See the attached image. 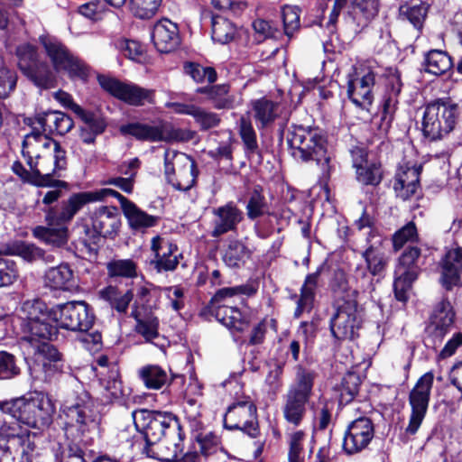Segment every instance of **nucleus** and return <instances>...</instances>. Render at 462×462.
Returning <instances> with one entry per match:
<instances>
[{
    "instance_id": "423d86ee",
    "label": "nucleus",
    "mask_w": 462,
    "mask_h": 462,
    "mask_svg": "<svg viewBox=\"0 0 462 462\" xmlns=\"http://www.w3.org/2000/svg\"><path fill=\"white\" fill-rule=\"evenodd\" d=\"M460 108L452 98L441 97L426 105L421 120V130L430 140L441 139L449 134L457 123Z\"/></svg>"
},
{
    "instance_id": "09e8293b",
    "label": "nucleus",
    "mask_w": 462,
    "mask_h": 462,
    "mask_svg": "<svg viewBox=\"0 0 462 462\" xmlns=\"http://www.w3.org/2000/svg\"><path fill=\"white\" fill-rule=\"evenodd\" d=\"M131 316L136 320L135 331L142 335L146 341L152 342L159 337V319L153 315L141 318L139 312L134 310Z\"/></svg>"
},
{
    "instance_id": "6ab92c4d",
    "label": "nucleus",
    "mask_w": 462,
    "mask_h": 462,
    "mask_svg": "<svg viewBox=\"0 0 462 462\" xmlns=\"http://www.w3.org/2000/svg\"><path fill=\"white\" fill-rule=\"evenodd\" d=\"M434 381L431 372L425 373L420 377L410 393L409 402L411 407L410 421L406 431L415 434L423 421L430 402V391Z\"/></svg>"
},
{
    "instance_id": "4d7b16f0",
    "label": "nucleus",
    "mask_w": 462,
    "mask_h": 462,
    "mask_svg": "<svg viewBox=\"0 0 462 462\" xmlns=\"http://www.w3.org/2000/svg\"><path fill=\"white\" fill-rule=\"evenodd\" d=\"M282 17L284 34L290 40L300 29V9L297 6L286 5L282 8Z\"/></svg>"
},
{
    "instance_id": "c03bdc74",
    "label": "nucleus",
    "mask_w": 462,
    "mask_h": 462,
    "mask_svg": "<svg viewBox=\"0 0 462 462\" xmlns=\"http://www.w3.org/2000/svg\"><path fill=\"white\" fill-rule=\"evenodd\" d=\"M379 0H354L352 18L356 27H366L378 14Z\"/></svg>"
},
{
    "instance_id": "f03ea898",
    "label": "nucleus",
    "mask_w": 462,
    "mask_h": 462,
    "mask_svg": "<svg viewBox=\"0 0 462 462\" xmlns=\"http://www.w3.org/2000/svg\"><path fill=\"white\" fill-rule=\"evenodd\" d=\"M287 143L290 154L295 161L315 162L322 174L329 173L328 141L319 129L296 125L289 131Z\"/></svg>"
},
{
    "instance_id": "864d4df0",
    "label": "nucleus",
    "mask_w": 462,
    "mask_h": 462,
    "mask_svg": "<svg viewBox=\"0 0 462 462\" xmlns=\"http://www.w3.org/2000/svg\"><path fill=\"white\" fill-rule=\"evenodd\" d=\"M20 277L17 263L7 257H0V288L13 285Z\"/></svg>"
},
{
    "instance_id": "4c0bfd02",
    "label": "nucleus",
    "mask_w": 462,
    "mask_h": 462,
    "mask_svg": "<svg viewBox=\"0 0 462 462\" xmlns=\"http://www.w3.org/2000/svg\"><path fill=\"white\" fill-rule=\"evenodd\" d=\"M399 2V18L407 21L417 30L422 28L428 9L419 0H397Z\"/></svg>"
},
{
    "instance_id": "20e7f679",
    "label": "nucleus",
    "mask_w": 462,
    "mask_h": 462,
    "mask_svg": "<svg viewBox=\"0 0 462 462\" xmlns=\"http://www.w3.org/2000/svg\"><path fill=\"white\" fill-rule=\"evenodd\" d=\"M0 409L16 422L35 429L49 425L55 411L51 399L42 392H34L29 397L5 402L0 404Z\"/></svg>"
},
{
    "instance_id": "79ce46f5",
    "label": "nucleus",
    "mask_w": 462,
    "mask_h": 462,
    "mask_svg": "<svg viewBox=\"0 0 462 462\" xmlns=\"http://www.w3.org/2000/svg\"><path fill=\"white\" fill-rule=\"evenodd\" d=\"M13 171L23 180L30 182L38 187H66V182L46 176L43 172H37L36 169L30 168L27 171L20 162H14L12 166Z\"/></svg>"
},
{
    "instance_id": "c756f323",
    "label": "nucleus",
    "mask_w": 462,
    "mask_h": 462,
    "mask_svg": "<svg viewBox=\"0 0 462 462\" xmlns=\"http://www.w3.org/2000/svg\"><path fill=\"white\" fill-rule=\"evenodd\" d=\"M152 40L160 52H171L180 43L179 29L176 23L169 19L158 21L152 28Z\"/></svg>"
},
{
    "instance_id": "bf43d9fd",
    "label": "nucleus",
    "mask_w": 462,
    "mask_h": 462,
    "mask_svg": "<svg viewBox=\"0 0 462 462\" xmlns=\"http://www.w3.org/2000/svg\"><path fill=\"white\" fill-rule=\"evenodd\" d=\"M359 391V377L356 374H346L340 386V402L347 403L351 402Z\"/></svg>"
},
{
    "instance_id": "cd10ccee",
    "label": "nucleus",
    "mask_w": 462,
    "mask_h": 462,
    "mask_svg": "<svg viewBox=\"0 0 462 462\" xmlns=\"http://www.w3.org/2000/svg\"><path fill=\"white\" fill-rule=\"evenodd\" d=\"M43 134H57L63 135L69 132L73 125L71 117L62 112L48 111L38 114L33 122L32 126H36Z\"/></svg>"
},
{
    "instance_id": "5701e85b",
    "label": "nucleus",
    "mask_w": 462,
    "mask_h": 462,
    "mask_svg": "<svg viewBox=\"0 0 462 462\" xmlns=\"http://www.w3.org/2000/svg\"><path fill=\"white\" fill-rule=\"evenodd\" d=\"M374 436V427L367 417L351 421L344 435L343 449L347 454H356L365 449Z\"/></svg>"
},
{
    "instance_id": "69168bd1",
    "label": "nucleus",
    "mask_w": 462,
    "mask_h": 462,
    "mask_svg": "<svg viewBox=\"0 0 462 462\" xmlns=\"http://www.w3.org/2000/svg\"><path fill=\"white\" fill-rule=\"evenodd\" d=\"M68 61L61 70L67 71L72 78L83 80L88 77L89 68L82 60L71 54Z\"/></svg>"
},
{
    "instance_id": "58836bf2",
    "label": "nucleus",
    "mask_w": 462,
    "mask_h": 462,
    "mask_svg": "<svg viewBox=\"0 0 462 462\" xmlns=\"http://www.w3.org/2000/svg\"><path fill=\"white\" fill-rule=\"evenodd\" d=\"M45 283L53 290H70L75 285L73 271L66 263L50 268L45 273Z\"/></svg>"
},
{
    "instance_id": "a19ab883",
    "label": "nucleus",
    "mask_w": 462,
    "mask_h": 462,
    "mask_svg": "<svg viewBox=\"0 0 462 462\" xmlns=\"http://www.w3.org/2000/svg\"><path fill=\"white\" fill-rule=\"evenodd\" d=\"M382 240L378 238L369 245L362 254L366 263V267L372 276H381L387 265L388 260L381 246Z\"/></svg>"
},
{
    "instance_id": "7ed1b4c3",
    "label": "nucleus",
    "mask_w": 462,
    "mask_h": 462,
    "mask_svg": "<svg viewBox=\"0 0 462 462\" xmlns=\"http://www.w3.org/2000/svg\"><path fill=\"white\" fill-rule=\"evenodd\" d=\"M61 413L68 437L78 439L97 430L99 415L90 395L84 390L67 396L61 405Z\"/></svg>"
},
{
    "instance_id": "1a4fd4ad",
    "label": "nucleus",
    "mask_w": 462,
    "mask_h": 462,
    "mask_svg": "<svg viewBox=\"0 0 462 462\" xmlns=\"http://www.w3.org/2000/svg\"><path fill=\"white\" fill-rule=\"evenodd\" d=\"M132 418L147 445L157 443L162 437H177L179 441H182L179 420L171 412L142 409L134 411Z\"/></svg>"
},
{
    "instance_id": "473e14b6",
    "label": "nucleus",
    "mask_w": 462,
    "mask_h": 462,
    "mask_svg": "<svg viewBox=\"0 0 462 462\" xmlns=\"http://www.w3.org/2000/svg\"><path fill=\"white\" fill-rule=\"evenodd\" d=\"M197 93L206 94L217 109H232L242 103L241 95L231 91L229 84L199 88Z\"/></svg>"
},
{
    "instance_id": "3c124183",
    "label": "nucleus",
    "mask_w": 462,
    "mask_h": 462,
    "mask_svg": "<svg viewBox=\"0 0 462 462\" xmlns=\"http://www.w3.org/2000/svg\"><path fill=\"white\" fill-rule=\"evenodd\" d=\"M236 33V26L227 19L216 17L212 22V39L221 44L230 42Z\"/></svg>"
},
{
    "instance_id": "5fc2aeb1",
    "label": "nucleus",
    "mask_w": 462,
    "mask_h": 462,
    "mask_svg": "<svg viewBox=\"0 0 462 462\" xmlns=\"http://www.w3.org/2000/svg\"><path fill=\"white\" fill-rule=\"evenodd\" d=\"M239 134L244 143L246 153H254L258 150L256 133L248 117L242 116L239 120Z\"/></svg>"
},
{
    "instance_id": "412c9836",
    "label": "nucleus",
    "mask_w": 462,
    "mask_h": 462,
    "mask_svg": "<svg viewBox=\"0 0 462 462\" xmlns=\"http://www.w3.org/2000/svg\"><path fill=\"white\" fill-rule=\"evenodd\" d=\"M224 426L228 430H240L251 438L259 435L257 410L251 401H241L230 405L224 416Z\"/></svg>"
},
{
    "instance_id": "aec40b11",
    "label": "nucleus",
    "mask_w": 462,
    "mask_h": 462,
    "mask_svg": "<svg viewBox=\"0 0 462 462\" xmlns=\"http://www.w3.org/2000/svg\"><path fill=\"white\" fill-rule=\"evenodd\" d=\"M69 203V199L60 203L59 207H51L44 209L45 220L48 226H37L33 230L36 237L42 239L45 243L53 246H62L68 241V226L67 225L73 219L76 214H73L68 220L60 218L63 208Z\"/></svg>"
},
{
    "instance_id": "6e6552de",
    "label": "nucleus",
    "mask_w": 462,
    "mask_h": 462,
    "mask_svg": "<svg viewBox=\"0 0 462 462\" xmlns=\"http://www.w3.org/2000/svg\"><path fill=\"white\" fill-rule=\"evenodd\" d=\"M256 290L250 284L226 287L218 290L210 300V310L216 319L229 329L243 331L248 327V322L237 307L231 304L241 296H251Z\"/></svg>"
},
{
    "instance_id": "ddd939ff",
    "label": "nucleus",
    "mask_w": 462,
    "mask_h": 462,
    "mask_svg": "<svg viewBox=\"0 0 462 462\" xmlns=\"http://www.w3.org/2000/svg\"><path fill=\"white\" fill-rule=\"evenodd\" d=\"M363 323V310L356 300H345L330 319V331L337 340H353L358 337Z\"/></svg>"
},
{
    "instance_id": "bb28decb",
    "label": "nucleus",
    "mask_w": 462,
    "mask_h": 462,
    "mask_svg": "<svg viewBox=\"0 0 462 462\" xmlns=\"http://www.w3.org/2000/svg\"><path fill=\"white\" fill-rule=\"evenodd\" d=\"M211 236L218 238L223 235L236 230L237 225L243 220L244 214L233 202L213 209Z\"/></svg>"
},
{
    "instance_id": "680f3d73",
    "label": "nucleus",
    "mask_w": 462,
    "mask_h": 462,
    "mask_svg": "<svg viewBox=\"0 0 462 462\" xmlns=\"http://www.w3.org/2000/svg\"><path fill=\"white\" fill-rule=\"evenodd\" d=\"M192 117L195 122L199 125L201 130H208L216 127L220 123V118L217 114L196 106Z\"/></svg>"
},
{
    "instance_id": "9d476101",
    "label": "nucleus",
    "mask_w": 462,
    "mask_h": 462,
    "mask_svg": "<svg viewBox=\"0 0 462 462\" xmlns=\"http://www.w3.org/2000/svg\"><path fill=\"white\" fill-rule=\"evenodd\" d=\"M51 321L56 328L71 331L87 332L95 320L91 307L84 300H72L51 308Z\"/></svg>"
},
{
    "instance_id": "9b49d317",
    "label": "nucleus",
    "mask_w": 462,
    "mask_h": 462,
    "mask_svg": "<svg viewBox=\"0 0 462 462\" xmlns=\"http://www.w3.org/2000/svg\"><path fill=\"white\" fill-rule=\"evenodd\" d=\"M30 439L26 430L17 422H7L0 428V462H30Z\"/></svg>"
},
{
    "instance_id": "a18cd8bd",
    "label": "nucleus",
    "mask_w": 462,
    "mask_h": 462,
    "mask_svg": "<svg viewBox=\"0 0 462 462\" xmlns=\"http://www.w3.org/2000/svg\"><path fill=\"white\" fill-rule=\"evenodd\" d=\"M252 109L254 119L262 127L273 123L280 114V105L277 102L265 97L252 102Z\"/></svg>"
},
{
    "instance_id": "338daca9",
    "label": "nucleus",
    "mask_w": 462,
    "mask_h": 462,
    "mask_svg": "<svg viewBox=\"0 0 462 462\" xmlns=\"http://www.w3.org/2000/svg\"><path fill=\"white\" fill-rule=\"evenodd\" d=\"M195 438L204 456H208L217 451L219 445V439L213 432H202L198 434Z\"/></svg>"
},
{
    "instance_id": "603ef678",
    "label": "nucleus",
    "mask_w": 462,
    "mask_h": 462,
    "mask_svg": "<svg viewBox=\"0 0 462 462\" xmlns=\"http://www.w3.org/2000/svg\"><path fill=\"white\" fill-rule=\"evenodd\" d=\"M110 277L134 278L137 275V265L131 259H118L106 265Z\"/></svg>"
},
{
    "instance_id": "7c9ffc66",
    "label": "nucleus",
    "mask_w": 462,
    "mask_h": 462,
    "mask_svg": "<svg viewBox=\"0 0 462 462\" xmlns=\"http://www.w3.org/2000/svg\"><path fill=\"white\" fill-rule=\"evenodd\" d=\"M420 171L421 167L415 164L405 163L399 167L393 185L398 197L405 200L416 192L420 184Z\"/></svg>"
},
{
    "instance_id": "ea45409f",
    "label": "nucleus",
    "mask_w": 462,
    "mask_h": 462,
    "mask_svg": "<svg viewBox=\"0 0 462 462\" xmlns=\"http://www.w3.org/2000/svg\"><path fill=\"white\" fill-rule=\"evenodd\" d=\"M40 42L42 44L46 54L50 58L54 69L61 70L68 64L72 53L58 39L51 36H41Z\"/></svg>"
},
{
    "instance_id": "de8ad7c7",
    "label": "nucleus",
    "mask_w": 462,
    "mask_h": 462,
    "mask_svg": "<svg viewBox=\"0 0 462 462\" xmlns=\"http://www.w3.org/2000/svg\"><path fill=\"white\" fill-rule=\"evenodd\" d=\"M452 67L451 58L447 52L431 50L425 56V70L439 76L448 71Z\"/></svg>"
},
{
    "instance_id": "a878e982",
    "label": "nucleus",
    "mask_w": 462,
    "mask_h": 462,
    "mask_svg": "<svg viewBox=\"0 0 462 462\" xmlns=\"http://www.w3.org/2000/svg\"><path fill=\"white\" fill-rule=\"evenodd\" d=\"M151 250L153 254L151 263L158 273L171 272L177 268L181 254L175 244L156 236L151 241Z\"/></svg>"
},
{
    "instance_id": "0e129e2a",
    "label": "nucleus",
    "mask_w": 462,
    "mask_h": 462,
    "mask_svg": "<svg viewBox=\"0 0 462 462\" xmlns=\"http://www.w3.org/2000/svg\"><path fill=\"white\" fill-rule=\"evenodd\" d=\"M13 253L25 261L32 262L43 257V251L32 244L17 243L13 246Z\"/></svg>"
},
{
    "instance_id": "2eb2a0df",
    "label": "nucleus",
    "mask_w": 462,
    "mask_h": 462,
    "mask_svg": "<svg viewBox=\"0 0 462 462\" xmlns=\"http://www.w3.org/2000/svg\"><path fill=\"white\" fill-rule=\"evenodd\" d=\"M375 83V73L365 64L353 67V72L348 75L347 96L357 107L370 111L374 101L373 88Z\"/></svg>"
},
{
    "instance_id": "49530a36",
    "label": "nucleus",
    "mask_w": 462,
    "mask_h": 462,
    "mask_svg": "<svg viewBox=\"0 0 462 462\" xmlns=\"http://www.w3.org/2000/svg\"><path fill=\"white\" fill-rule=\"evenodd\" d=\"M99 297L107 301L116 311L124 313L127 310L130 302L134 298L133 291L127 290L123 292L115 286H107L98 292Z\"/></svg>"
},
{
    "instance_id": "c9c22d12",
    "label": "nucleus",
    "mask_w": 462,
    "mask_h": 462,
    "mask_svg": "<svg viewBox=\"0 0 462 462\" xmlns=\"http://www.w3.org/2000/svg\"><path fill=\"white\" fill-rule=\"evenodd\" d=\"M323 267L319 266L316 272L306 276L300 289V297L297 301V308L294 312L295 318H300L303 312H309L313 307L315 291Z\"/></svg>"
},
{
    "instance_id": "8fccbe9b",
    "label": "nucleus",
    "mask_w": 462,
    "mask_h": 462,
    "mask_svg": "<svg viewBox=\"0 0 462 462\" xmlns=\"http://www.w3.org/2000/svg\"><path fill=\"white\" fill-rule=\"evenodd\" d=\"M250 255L251 252L244 243L238 240H232L229 242L225 251L223 260L229 267H238L241 263H244Z\"/></svg>"
},
{
    "instance_id": "052dcab7",
    "label": "nucleus",
    "mask_w": 462,
    "mask_h": 462,
    "mask_svg": "<svg viewBox=\"0 0 462 462\" xmlns=\"http://www.w3.org/2000/svg\"><path fill=\"white\" fill-rule=\"evenodd\" d=\"M418 238L417 228L413 222H409L393 236V245L395 251L400 250L406 243L414 242Z\"/></svg>"
},
{
    "instance_id": "c85d7f7f",
    "label": "nucleus",
    "mask_w": 462,
    "mask_h": 462,
    "mask_svg": "<svg viewBox=\"0 0 462 462\" xmlns=\"http://www.w3.org/2000/svg\"><path fill=\"white\" fill-rule=\"evenodd\" d=\"M440 282L447 290L462 285V247L446 253L441 263Z\"/></svg>"
},
{
    "instance_id": "a211bd4d",
    "label": "nucleus",
    "mask_w": 462,
    "mask_h": 462,
    "mask_svg": "<svg viewBox=\"0 0 462 462\" xmlns=\"http://www.w3.org/2000/svg\"><path fill=\"white\" fill-rule=\"evenodd\" d=\"M97 80L101 88L117 99L134 106L153 103L154 91L133 83L122 82L116 79L99 75Z\"/></svg>"
},
{
    "instance_id": "e2e57ef3",
    "label": "nucleus",
    "mask_w": 462,
    "mask_h": 462,
    "mask_svg": "<svg viewBox=\"0 0 462 462\" xmlns=\"http://www.w3.org/2000/svg\"><path fill=\"white\" fill-rule=\"evenodd\" d=\"M253 28L259 41L268 38L277 39L281 35L275 24L263 19H256L253 23Z\"/></svg>"
},
{
    "instance_id": "b1692460",
    "label": "nucleus",
    "mask_w": 462,
    "mask_h": 462,
    "mask_svg": "<svg viewBox=\"0 0 462 462\" xmlns=\"http://www.w3.org/2000/svg\"><path fill=\"white\" fill-rule=\"evenodd\" d=\"M454 319L455 312L448 300H442L435 306L427 327L428 341L431 342L434 347L442 343L445 336L452 328Z\"/></svg>"
},
{
    "instance_id": "774afa93",
    "label": "nucleus",
    "mask_w": 462,
    "mask_h": 462,
    "mask_svg": "<svg viewBox=\"0 0 462 462\" xmlns=\"http://www.w3.org/2000/svg\"><path fill=\"white\" fill-rule=\"evenodd\" d=\"M60 462H87L79 444L70 442L57 455Z\"/></svg>"
},
{
    "instance_id": "13d9d810",
    "label": "nucleus",
    "mask_w": 462,
    "mask_h": 462,
    "mask_svg": "<svg viewBox=\"0 0 462 462\" xmlns=\"http://www.w3.org/2000/svg\"><path fill=\"white\" fill-rule=\"evenodd\" d=\"M162 0H130L131 11L141 19H150L158 11Z\"/></svg>"
},
{
    "instance_id": "e433bc0d",
    "label": "nucleus",
    "mask_w": 462,
    "mask_h": 462,
    "mask_svg": "<svg viewBox=\"0 0 462 462\" xmlns=\"http://www.w3.org/2000/svg\"><path fill=\"white\" fill-rule=\"evenodd\" d=\"M138 376L149 390H161L171 383V376L159 365H146L138 370Z\"/></svg>"
},
{
    "instance_id": "37998d69",
    "label": "nucleus",
    "mask_w": 462,
    "mask_h": 462,
    "mask_svg": "<svg viewBox=\"0 0 462 462\" xmlns=\"http://www.w3.org/2000/svg\"><path fill=\"white\" fill-rule=\"evenodd\" d=\"M129 226L136 231H143L158 225L160 217L150 215L138 208L134 202L123 211Z\"/></svg>"
},
{
    "instance_id": "f704fd0d",
    "label": "nucleus",
    "mask_w": 462,
    "mask_h": 462,
    "mask_svg": "<svg viewBox=\"0 0 462 462\" xmlns=\"http://www.w3.org/2000/svg\"><path fill=\"white\" fill-rule=\"evenodd\" d=\"M288 461L304 462L314 448V437L303 430H296L288 436Z\"/></svg>"
},
{
    "instance_id": "72a5a7b5",
    "label": "nucleus",
    "mask_w": 462,
    "mask_h": 462,
    "mask_svg": "<svg viewBox=\"0 0 462 462\" xmlns=\"http://www.w3.org/2000/svg\"><path fill=\"white\" fill-rule=\"evenodd\" d=\"M120 226L121 220L116 207H100L93 214L92 226L102 236H114Z\"/></svg>"
},
{
    "instance_id": "6e6d98bb",
    "label": "nucleus",
    "mask_w": 462,
    "mask_h": 462,
    "mask_svg": "<svg viewBox=\"0 0 462 462\" xmlns=\"http://www.w3.org/2000/svg\"><path fill=\"white\" fill-rule=\"evenodd\" d=\"M184 71L197 83H212L217 80V72L211 67H203L198 63H186Z\"/></svg>"
},
{
    "instance_id": "0eeeda50",
    "label": "nucleus",
    "mask_w": 462,
    "mask_h": 462,
    "mask_svg": "<svg viewBox=\"0 0 462 462\" xmlns=\"http://www.w3.org/2000/svg\"><path fill=\"white\" fill-rule=\"evenodd\" d=\"M316 373L312 370L298 366L294 383H291L284 396L282 407L285 420L298 427L301 424L313 392Z\"/></svg>"
},
{
    "instance_id": "2f4dec72",
    "label": "nucleus",
    "mask_w": 462,
    "mask_h": 462,
    "mask_svg": "<svg viewBox=\"0 0 462 462\" xmlns=\"http://www.w3.org/2000/svg\"><path fill=\"white\" fill-rule=\"evenodd\" d=\"M353 165L356 168V179L364 185H378L383 178L381 164L369 162L367 154L362 149L353 151Z\"/></svg>"
},
{
    "instance_id": "39448f33",
    "label": "nucleus",
    "mask_w": 462,
    "mask_h": 462,
    "mask_svg": "<svg viewBox=\"0 0 462 462\" xmlns=\"http://www.w3.org/2000/svg\"><path fill=\"white\" fill-rule=\"evenodd\" d=\"M51 309L40 300H28L17 310L21 328L25 334L22 337V347L42 340H51L57 337L56 327L51 325Z\"/></svg>"
},
{
    "instance_id": "f3484780",
    "label": "nucleus",
    "mask_w": 462,
    "mask_h": 462,
    "mask_svg": "<svg viewBox=\"0 0 462 462\" xmlns=\"http://www.w3.org/2000/svg\"><path fill=\"white\" fill-rule=\"evenodd\" d=\"M32 354L35 365L32 368V373L40 380H49L56 374L61 372L63 368V360L57 348L51 345L48 340H42L23 347Z\"/></svg>"
},
{
    "instance_id": "4be33fe9",
    "label": "nucleus",
    "mask_w": 462,
    "mask_h": 462,
    "mask_svg": "<svg viewBox=\"0 0 462 462\" xmlns=\"http://www.w3.org/2000/svg\"><path fill=\"white\" fill-rule=\"evenodd\" d=\"M420 250L416 246L408 247L399 257L395 269L393 282L395 297L400 301L407 300V291L418 277L416 261L419 259Z\"/></svg>"
},
{
    "instance_id": "dca6fc26",
    "label": "nucleus",
    "mask_w": 462,
    "mask_h": 462,
    "mask_svg": "<svg viewBox=\"0 0 462 462\" xmlns=\"http://www.w3.org/2000/svg\"><path fill=\"white\" fill-rule=\"evenodd\" d=\"M119 131L124 135H131L142 141L171 142L189 141L192 133L171 125H149L140 123H131L120 126Z\"/></svg>"
},
{
    "instance_id": "f257e3e1",
    "label": "nucleus",
    "mask_w": 462,
    "mask_h": 462,
    "mask_svg": "<svg viewBox=\"0 0 462 462\" xmlns=\"http://www.w3.org/2000/svg\"><path fill=\"white\" fill-rule=\"evenodd\" d=\"M22 153L30 168L51 178L60 177V172L67 167L66 151L37 126H32V131L24 136Z\"/></svg>"
},
{
    "instance_id": "f8f14e48",
    "label": "nucleus",
    "mask_w": 462,
    "mask_h": 462,
    "mask_svg": "<svg viewBox=\"0 0 462 462\" xmlns=\"http://www.w3.org/2000/svg\"><path fill=\"white\" fill-rule=\"evenodd\" d=\"M164 174L175 189L187 191L195 185L198 171L191 157L169 149L164 152Z\"/></svg>"
},
{
    "instance_id": "4468645a",
    "label": "nucleus",
    "mask_w": 462,
    "mask_h": 462,
    "mask_svg": "<svg viewBox=\"0 0 462 462\" xmlns=\"http://www.w3.org/2000/svg\"><path fill=\"white\" fill-rule=\"evenodd\" d=\"M17 64L20 70L37 87L51 88L55 87V76L49 65L38 60L34 46L24 43L16 49Z\"/></svg>"
},
{
    "instance_id": "393cba45",
    "label": "nucleus",
    "mask_w": 462,
    "mask_h": 462,
    "mask_svg": "<svg viewBox=\"0 0 462 462\" xmlns=\"http://www.w3.org/2000/svg\"><path fill=\"white\" fill-rule=\"evenodd\" d=\"M111 196L116 198L120 203L122 211H124L128 205L132 203L127 198L116 190L111 189H101L96 191H84L74 193L69 198V203L63 208V212L60 216L61 219L68 220L73 214H77L85 205L101 201L105 198Z\"/></svg>"
}]
</instances>
